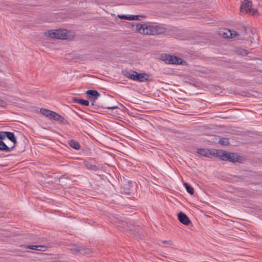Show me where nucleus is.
Instances as JSON below:
<instances>
[{
  "label": "nucleus",
  "instance_id": "f257e3e1",
  "mask_svg": "<svg viewBox=\"0 0 262 262\" xmlns=\"http://www.w3.org/2000/svg\"><path fill=\"white\" fill-rule=\"evenodd\" d=\"M17 138L12 132H0V151L10 152L16 146Z\"/></svg>",
  "mask_w": 262,
  "mask_h": 262
},
{
  "label": "nucleus",
  "instance_id": "f03ea898",
  "mask_svg": "<svg viewBox=\"0 0 262 262\" xmlns=\"http://www.w3.org/2000/svg\"><path fill=\"white\" fill-rule=\"evenodd\" d=\"M137 29L140 33L145 35H156L163 32V28L156 25H138Z\"/></svg>",
  "mask_w": 262,
  "mask_h": 262
},
{
  "label": "nucleus",
  "instance_id": "7ed1b4c3",
  "mask_svg": "<svg viewBox=\"0 0 262 262\" xmlns=\"http://www.w3.org/2000/svg\"><path fill=\"white\" fill-rule=\"evenodd\" d=\"M124 75L126 77L134 81H139L140 82L151 81L154 80L153 76L151 75L146 73H138L135 71H130L126 72Z\"/></svg>",
  "mask_w": 262,
  "mask_h": 262
},
{
  "label": "nucleus",
  "instance_id": "20e7f679",
  "mask_svg": "<svg viewBox=\"0 0 262 262\" xmlns=\"http://www.w3.org/2000/svg\"><path fill=\"white\" fill-rule=\"evenodd\" d=\"M214 156L219 158L224 161H228L229 162L234 163L238 162L240 157L237 154L233 152H229L223 150H216L215 154H213Z\"/></svg>",
  "mask_w": 262,
  "mask_h": 262
},
{
  "label": "nucleus",
  "instance_id": "39448f33",
  "mask_svg": "<svg viewBox=\"0 0 262 262\" xmlns=\"http://www.w3.org/2000/svg\"><path fill=\"white\" fill-rule=\"evenodd\" d=\"M68 31L66 29H58L48 31L46 34L53 38L66 39L68 37Z\"/></svg>",
  "mask_w": 262,
  "mask_h": 262
},
{
  "label": "nucleus",
  "instance_id": "423d86ee",
  "mask_svg": "<svg viewBox=\"0 0 262 262\" xmlns=\"http://www.w3.org/2000/svg\"><path fill=\"white\" fill-rule=\"evenodd\" d=\"M161 58L165 63L168 64H182L184 62L182 58L168 54H162Z\"/></svg>",
  "mask_w": 262,
  "mask_h": 262
},
{
  "label": "nucleus",
  "instance_id": "0eeeda50",
  "mask_svg": "<svg viewBox=\"0 0 262 262\" xmlns=\"http://www.w3.org/2000/svg\"><path fill=\"white\" fill-rule=\"evenodd\" d=\"M240 10L241 12L250 13L252 15L255 14L257 12L256 9L253 8L252 1L250 0H244L242 2Z\"/></svg>",
  "mask_w": 262,
  "mask_h": 262
},
{
  "label": "nucleus",
  "instance_id": "6e6552de",
  "mask_svg": "<svg viewBox=\"0 0 262 262\" xmlns=\"http://www.w3.org/2000/svg\"><path fill=\"white\" fill-rule=\"evenodd\" d=\"M88 99L92 102V105H95L96 100L100 96V93L95 90H89L85 92Z\"/></svg>",
  "mask_w": 262,
  "mask_h": 262
},
{
  "label": "nucleus",
  "instance_id": "1a4fd4ad",
  "mask_svg": "<svg viewBox=\"0 0 262 262\" xmlns=\"http://www.w3.org/2000/svg\"><path fill=\"white\" fill-rule=\"evenodd\" d=\"M219 34L224 38H234L237 36V33L228 29L224 28L219 31Z\"/></svg>",
  "mask_w": 262,
  "mask_h": 262
},
{
  "label": "nucleus",
  "instance_id": "9d476101",
  "mask_svg": "<svg viewBox=\"0 0 262 262\" xmlns=\"http://www.w3.org/2000/svg\"><path fill=\"white\" fill-rule=\"evenodd\" d=\"M126 224H127L126 223ZM126 226L127 227V229L130 230V231L133 232V233L135 234V236L136 238H141V233L142 230V229H141L138 226H136L133 225H126Z\"/></svg>",
  "mask_w": 262,
  "mask_h": 262
},
{
  "label": "nucleus",
  "instance_id": "9b49d317",
  "mask_svg": "<svg viewBox=\"0 0 262 262\" xmlns=\"http://www.w3.org/2000/svg\"><path fill=\"white\" fill-rule=\"evenodd\" d=\"M192 85L195 87L202 86L212 91L217 90V88L219 87L218 85H213L211 83H192Z\"/></svg>",
  "mask_w": 262,
  "mask_h": 262
},
{
  "label": "nucleus",
  "instance_id": "f8f14e48",
  "mask_svg": "<svg viewBox=\"0 0 262 262\" xmlns=\"http://www.w3.org/2000/svg\"><path fill=\"white\" fill-rule=\"evenodd\" d=\"M178 218L180 222L185 225L187 226L191 223L189 217L183 212L178 213Z\"/></svg>",
  "mask_w": 262,
  "mask_h": 262
},
{
  "label": "nucleus",
  "instance_id": "ddd939ff",
  "mask_svg": "<svg viewBox=\"0 0 262 262\" xmlns=\"http://www.w3.org/2000/svg\"><path fill=\"white\" fill-rule=\"evenodd\" d=\"M132 86L134 90L140 93L148 92L145 86V85L142 84V83H138V84H132Z\"/></svg>",
  "mask_w": 262,
  "mask_h": 262
},
{
  "label": "nucleus",
  "instance_id": "4468645a",
  "mask_svg": "<svg viewBox=\"0 0 262 262\" xmlns=\"http://www.w3.org/2000/svg\"><path fill=\"white\" fill-rule=\"evenodd\" d=\"M215 151H211L208 149L204 148H198L196 150V152L198 154L206 157H210L211 156H214L213 154H215Z\"/></svg>",
  "mask_w": 262,
  "mask_h": 262
},
{
  "label": "nucleus",
  "instance_id": "2eb2a0df",
  "mask_svg": "<svg viewBox=\"0 0 262 262\" xmlns=\"http://www.w3.org/2000/svg\"><path fill=\"white\" fill-rule=\"evenodd\" d=\"M118 17L121 19L132 20H139V18L142 16L137 15H118Z\"/></svg>",
  "mask_w": 262,
  "mask_h": 262
},
{
  "label": "nucleus",
  "instance_id": "dca6fc26",
  "mask_svg": "<svg viewBox=\"0 0 262 262\" xmlns=\"http://www.w3.org/2000/svg\"><path fill=\"white\" fill-rule=\"evenodd\" d=\"M40 113L46 117L49 118L50 119H52V116L53 115L54 112L48 110L46 108H41L40 110Z\"/></svg>",
  "mask_w": 262,
  "mask_h": 262
},
{
  "label": "nucleus",
  "instance_id": "f3484780",
  "mask_svg": "<svg viewBox=\"0 0 262 262\" xmlns=\"http://www.w3.org/2000/svg\"><path fill=\"white\" fill-rule=\"evenodd\" d=\"M72 101L76 103H79L82 105L88 106L89 105V101L86 100L78 98L77 97H73Z\"/></svg>",
  "mask_w": 262,
  "mask_h": 262
},
{
  "label": "nucleus",
  "instance_id": "a211bd4d",
  "mask_svg": "<svg viewBox=\"0 0 262 262\" xmlns=\"http://www.w3.org/2000/svg\"><path fill=\"white\" fill-rule=\"evenodd\" d=\"M69 144L70 146L75 149H79L80 148V145L78 142L75 140H71L69 141Z\"/></svg>",
  "mask_w": 262,
  "mask_h": 262
},
{
  "label": "nucleus",
  "instance_id": "6ab92c4d",
  "mask_svg": "<svg viewBox=\"0 0 262 262\" xmlns=\"http://www.w3.org/2000/svg\"><path fill=\"white\" fill-rule=\"evenodd\" d=\"M183 185L188 193L191 195L194 193V189L190 185L186 182L184 183Z\"/></svg>",
  "mask_w": 262,
  "mask_h": 262
},
{
  "label": "nucleus",
  "instance_id": "aec40b11",
  "mask_svg": "<svg viewBox=\"0 0 262 262\" xmlns=\"http://www.w3.org/2000/svg\"><path fill=\"white\" fill-rule=\"evenodd\" d=\"M218 142L220 144L224 146H226L229 144V139L227 138H220Z\"/></svg>",
  "mask_w": 262,
  "mask_h": 262
},
{
  "label": "nucleus",
  "instance_id": "412c9836",
  "mask_svg": "<svg viewBox=\"0 0 262 262\" xmlns=\"http://www.w3.org/2000/svg\"><path fill=\"white\" fill-rule=\"evenodd\" d=\"M0 89L3 91H10L11 88L7 83H0Z\"/></svg>",
  "mask_w": 262,
  "mask_h": 262
},
{
  "label": "nucleus",
  "instance_id": "4be33fe9",
  "mask_svg": "<svg viewBox=\"0 0 262 262\" xmlns=\"http://www.w3.org/2000/svg\"><path fill=\"white\" fill-rule=\"evenodd\" d=\"M81 249L82 250L81 251H80L81 255H88L91 252V249L86 248L84 246H81Z\"/></svg>",
  "mask_w": 262,
  "mask_h": 262
},
{
  "label": "nucleus",
  "instance_id": "5701e85b",
  "mask_svg": "<svg viewBox=\"0 0 262 262\" xmlns=\"http://www.w3.org/2000/svg\"><path fill=\"white\" fill-rule=\"evenodd\" d=\"M236 52L238 54H241L242 55H247L249 53L247 50L243 49H237Z\"/></svg>",
  "mask_w": 262,
  "mask_h": 262
},
{
  "label": "nucleus",
  "instance_id": "b1692460",
  "mask_svg": "<svg viewBox=\"0 0 262 262\" xmlns=\"http://www.w3.org/2000/svg\"><path fill=\"white\" fill-rule=\"evenodd\" d=\"M59 123L62 124H68V122L64 119V118L61 116L59 117L58 121Z\"/></svg>",
  "mask_w": 262,
  "mask_h": 262
},
{
  "label": "nucleus",
  "instance_id": "393cba45",
  "mask_svg": "<svg viewBox=\"0 0 262 262\" xmlns=\"http://www.w3.org/2000/svg\"><path fill=\"white\" fill-rule=\"evenodd\" d=\"M72 251L76 254H80V251H81V246H79L77 248H74L71 249Z\"/></svg>",
  "mask_w": 262,
  "mask_h": 262
},
{
  "label": "nucleus",
  "instance_id": "a878e982",
  "mask_svg": "<svg viewBox=\"0 0 262 262\" xmlns=\"http://www.w3.org/2000/svg\"><path fill=\"white\" fill-rule=\"evenodd\" d=\"M26 248H28L34 250H38V245H28V246H24Z\"/></svg>",
  "mask_w": 262,
  "mask_h": 262
},
{
  "label": "nucleus",
  "instance_id": "bb28decb",
  "mask_svg": "<svg viewBox=\"0 0 262 262\" xmlns=\"http://www.w3.org/2000/svg\"><path fill=\"white\" fill-rule=\"evenodd\" d=\"M60 116V115L54 112V113L52 116V118L51 120L57 121Z\"/></svg>",
  "mask_w": 262,
  "mask_h": 262
},
{
  "label": "nucleus",
  "instance_id": "cd10ccee",
  "mask_svg": "<svg viewBox=\"0 0 262 262\" xmlns=\"http://www.w3.org/2000/svg\"><path fill=\"white\" fill-rule=\"evenodd\" d=\"M38 250L40 251H45L47 249V247L43 245H38Z\"/></svg>",
  "mask_w": 262,
  "mask_h": 262
},
{
  "label": "nucleus",
  "instance_id": "c85d7f7f",
  "mask_svg": "<svg viewBox=\"0 0 262 262\" xmlns=\"http://www.w3.org/2000/svg\"><path fill=\"white\" fill-rule=\"evenodd\" d=\"M85 166L88 169H95V168L96 167L95 165H93L90 163L85 164Z\"/></svg>",
  "mask_w": 262,
  "mask_h": 262
},
{
  "label": "nucleus",
  "instance_id": "c756f323",
  "mask_svg": "<svg viewBox=\"0 0 262 262\" xmlns=\"http://www.w3.org/2000/svg\"><path fill=\"white\" fill-rule=\"evenodd\" d=\"M103 107L104 108L109 109V110H115V109H117L118 108L117 105H112V106H104V107L103 106Z\"/></svg>",
  "mask_w": 262,
  "mask_h": 262
},
{
  "label": "nucleus",
  "instance_id": "7c9ffc66",
  "mask_svg": "<svg viewBox=\"0 0 262 262\" xmlns=\"http://www.w3.org/2000/svg\"><path fill=\"white\" fill-rule=\"evenodd\" d=\"M103 107L104 108L109 109V110H115V109H117L118 108L117 105H112V106H104V107L103 106Z\"/></svg>",
  "mask_w": 262,
  "mask_h": 262
},
{
  "label": "nucleus",
  "instance_id": "2f4dec72",
  "mask_svg": "<svg viewBox=\"0 0 262 262\" xmlns=\"http://www.w3.org/2000/svg\"><path fill=\"white\" fill-rule=\"evenodd\" d=\"M6 105V102L5 101L0 99V106L4 107Z\"/></svg>",
  "mask_w": 262,
  "mask_h": 262
},
{
  "label": "nucleus",
  "instance_id": "473e14b6",
  "mask_svg": "<svg viewBox=\"0 0 262 262\" xmlns=\"http://www.w3.org/2000/svg\"><path fill=\"white\" fill-rule=\"evenodd\" d=\"M124 192L126 194H129L130 193L129 189L128 188L124 189Z\"/></svg>",
  "mask_w": 262,
  "mask_h": 262
},
{
  "label": "nucleus",
  "instance_id": "72a5a7b5",
  "mask_svg": "<svg viewBox=\"0 0 262 262\" xmlns=\"http://www.w3.org/2000/svg\"><path fill=\"white\" fill-rule=\"evenodd\" d=\"M171 243V242L170 241H162V243H168L169 244H170Z\"/></svg>",
  "mask_w": 262,
  "mask_h": 262
},
{
  "label": "nucleus",
  "instance_id": "f704fd0d",
  "mask_svg": "<svg viewBox=\"0 0 262 262\" xmlns=\"http://www.w3.org/2000/svg\"><path fill=\"white\" fill-rule=\"evenodd\" d=\"M148 85L147 83H145V85L147 86Z\"/></svg>",
  "mask_w": 262,
  "mask_h": 262
}]
</instances>
